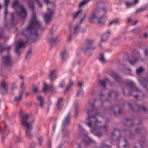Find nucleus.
Instances as JSON below:
<instances>
[{
    "instance_id": "nucleus-1",
    "label": "nucleus",
    "mask_w": 148,
    "mask_h": 148,
    "mask_svg": "<svg viewBox=\"0 0 148 148\" xmlns=\"http://www.w3.org/2000/svg\"><path fill=\"white\" fill-rule=\"evenodd\" d=\"M45 28L42 27L40 21L38 20L35 14H33L28 26L23 31L22 34L27 39V35H31L32 40L35 42L38 40L39 35L38 34V29L44 30Z\"/></svg>"
},
{
    "instance_id": "nucleus-2",
    "label": "nucleus",
    "mask_w": 148,
    "mask_h": 148,
    "mask_svg": "<svg viewBox=\"0 0 148 148\" xmlns=\"http://www.w3.org/2000/svg\"><path fill=\"white\" fill-rule=\"evenodd\" d=\"M92 109L91 110H88L87 112L88 116L86 119L85 122L86 124L92 130V132L96 136L100 137L102 136V134L100 132H98V129L94 126L95 123L93 121H95L96 125L98 122V120L96 119V117L98 114V112L94 106L93 104L91 105Z\"/></svg>"
},
{
    "instance_id": "nucleus-3",
    "label": "nucleus",
    "mask_w": 148,
    "mask_h": 148,
    "mask_svg": "<svg viewBox=\"0 0 148 148\" xmlns=\"http://www.w3.org/2000/svg\"><path fill=\"white\" fill-rule=\"evenodd\" d=\"M30 116L29 114H24L21 115L20 119L21 124L25 128V133L26 137L29 140L33 137L32 130L33 129V124L34 123V120L33 119L31 123L28 122V118Z\"/></svg>"
},
{
    "instance_id": "nucleus-4",
    "label": "nucleus",
    "mask_w": 148,
    "mask_h": 148,
    "mask_svg": "<svg viewBox=\"0 0 148 148\" xmlns=\"http://www.w3.org/2000/svg\"><path fill=\"white\" fill-rule=\"evenodd\" d=\"M12 8H14L16 11V13L19 16L23 19L26 18L27 12L22 5H19L18 0H15L12 5Z\"/></svg>"
},
{
    "instance_id": "nucleus-5",
    "label": "nucleus",
    "mask_w": 148,
    "mask_h": 148,
    "mask_svg": "<svg viewBox=\"0 0 148 148\" xmlns=\"http://www.w3.org/2000/svg\"><path fill=\"white\" fill-rule=\"evenodd\" d=\"M96 13L98 15L97 20V23L102 25H104L105 22L104 18L107 13L106 9H99V12H97Z\"/></svg>"
},
{
    "instance_id": "nucleus-6",
    "label": "nucleus",
    "mask_w": 148,
    "mask_h": 148,
    "mask_svg": "<svg viewBox=\"0 0 148 148\" xmlns=\"http://www.w3.org/2000/svg\"><path fill=\"white\" fill-rule=\"evenodd\" d=\"M94 41L92 40L86 39L84 42V46L82 49L85 54L89 56L92 55V53L90 50L91 48V46L93 44Z\"/></svg>"
},
{
    "instance_id": "nucleus-7",
    "label": "nucleus",
    "mask_w": 148,
    "mask_h": 148,
    "mask_svg": "<svg viewBox=\"0 0 148 148\" xmlns=\"http://www.w3.org/2000/svg\"><path fill=\"white\" fill-rule=\"evenodd\" d=\"M1 61L2 64L5 67H9L13 66L12 58L10 55L2 56Z\"/></svg>"
},
{
    "instance_id": "nucleus-8",
    "label": "nucleus",
    "mask_w": 148,
    "mask_h": 148,
    "mask_svg": "<svg viewBox=\"0 0 148 148\" xmlns=\"http://www.w3.org/2000/svg\"><path fill=\"white\" fill-rule=\"evenodd\" d=\"M53 33V27L51 30L49 31L47 37L48 41L51 46H53L54 44L56 43L58 38L57 36H54Z\"/></svg>"
},
{
    "instance_id": "nucleus-9",
    "label": "nucleus",
    "mask_w": 148,
    "mask_h": 148,
    "mask_svg": "<svg viewBox=\"0 0 148 148\" xmlns=\"http://www.w3.org/2000/svg\"><path fill=\"white\" fill-rule=\"evenodd\" d=\"M99 9L95 8L94 10L93 13L90 16L89 18V21L90 23H95L97 20V18L98 15L96 13V12H99Z\"/></svg>"
},
{
    "instance_id": "nucleus-10",
    "label": "nucleus",
    "mask_w": 148,
    "mask_h": 148,
    "mask_svg": "<svg viewBox=\"0 0 148 148\" xmlns=\"http://www.w3.org/2000/svg\"><path fill=\"white\" fill-rule=\"evenodd\" d=\"M126 86H128L130 89L128 90L129 94L128 96H130L132 95L131 92H130V90L132 91V92L133 91L138 92V89L134 87V83L130 81H128L126 83Z\"/></svg>"
},
{
    "instance_id": "nucleus-11",
    "label": "nucleus",
    "mask_w": 148,
    "mask_h": 148,
    "mask_svg": "<svg viewBox=\"0 0 148 148\" xmlns=\"http://www.w3.org/2000/svg\"><path fill=\"white\" fill-rule=\"evenodd\" d=\"M110 109L116 116H118L121 114L120 108L119 106H112L111 108Z\"/></svg>"
},
{
    "instance_id": "nucleus-12",
    "label": "nucleus",
    "mask_w": 148,
    "mask_h": 148,
    "mask_svg": "<svg viewBox=\"0 0 148 148\" xmlns=\"http://www.w3.org/2000/svg\"><path fill=\"white\" fill-rule=\"evenodd\" d=\"M140 84L145 88L147 89V86L148 84V77L145 78L140 77L138 79Z\"/></svg>"
},
{
    "instance_id": "nucleus-13",
    "label": "nucleus",
    "mask_w": 148,
    "mask_h": 148,
    "mask_svg": "<svg viewBox=\"0 0 148 148\" xmlns=\"http://www.w3.org/2000/svg\"><path fill=\"white\" fill-rule=\"evenodd\" d=\"M110 75L119 83L120 84L123 82L122 79L121 77L114 71L111 72Z\"/></svg>"
},
{
    "instance_id": "nucleus-14",
    "label": "nucleus",
    "mask_w": 148,
    "mask_h": 148,
    "mask_svg": "<svg viewBox=\"0 0 148 148\" xmlns=\"http://www.w3.org/2000/svg\"><path fill=\"white\" fill-rule=\"evenodd\" d=\"M27 42H24L22 41H19L18 42V45H16L15 48V51L17 54L19 55L21 53L19 49L21 47H24L25 44Z\"/></svg>"
},
{
    "instance_id": "nucleus-15",
    "label": "nucleus",
    "mask_w": 148,
    "mask_h": 148,
    "mask_svg": "<svg viewBox=\"0 0 148 148\" xmlns=\"http://www.w3.org/2000/svg\"><path fill=\"white\" fill-rule=\"evenodd\" d=\"M71 117L70 114H68L63 121L62 126L63 127L68 126L70 124Z\"/></svg>"
},
{
    "instance_id": "nucleus-16",
    "label": "nucleus",
    "mask_w": 148,
    "mask_h": 148,
    "mask_svg": "<svg viewBox=\"0 0 148 148\" xmlns=\"http://www.w3.org/2000/svg\"><path fill=\"white\" fill-rule=\"evenodd\" d=\"M122 124L124 126L128 127H132L134 125L132 121L127 119H123Z\"/></svg>"
},
{
    "instance_id": "nucleus-17",
    "label": "nucleus",
    "mask_w": 148,
    "mask_h": 148,
    "mask_svg": "<svg viewBox=\"0 0 148 148\" xmlns=\"http://www.w3.org/2000/svg\"><path fill=\"white\" fill-rule=\"evenodd\" d=\"M60 56L61 58L62 63L65 62L67 57V55L66 51L64 50L60 53Z\"/></svg>"
},
{
    "instance_id": "nucleus-18",
    "label": "nucleus",
    "mask_w": 148,
    "mask_h": 148,
    "mask_svg": "<svg viewBox=\"0 0 148 148\" xmlns=\"http://www.w3.org/2000/svg\"><path fill=\"white\" fill-rule=\"evenodd\" d=\"M119 95V93L117 91L110 90L108 94V95L110 98L111 97L113 98L117 97Z\"/></svg>"
},
{
    "instance_id": "nucleus-19",
    "label": "nucleus",
    "mask_w": 148,
    "mask_h": 148,
    "mask_svg": "<svg viewBox=\"0 0 148 148\" xmlns=\"http://www.w3.org/2000/svg\"><path fill=\"white\" fill-rule=\"evenodd\" d=\"M52 16L51 15L46 14L44 17L45 21L47 24H49L51 22Z\"/></svg>"
},
{
    "instance_id": "nucleus-20",
    "label": "nucleus",
    "mask_w": 148,
    "mask_h": 148,
    "mask_svg": "<svg viewBox=\"0 0 148 148\" xmlns=\"http://www.w3.org/2000/svg\"><path fill=\"white\" fill-rule=\"evenodd\" d=\"M55 72L56 71L55 70H53L50 72L48 75L49 78L51 82H53L56 78V76L54 74Z\"/></svg>"
},
{
    "instance_id": "nucleus-21",
    "label": "nucleus",
    "mask_w": 148,
    "mask_h": 148,
    "mask_svg": "<svg viewBox=\"0 0 148 148\" xmlns=\"http://www.w3.org/2000/svg\"><path fill=\"white\" fill-rule=\"evenodd\" d=\"M135 131L136 133L139 134H142L146 132L145 128L143 127L136 128L135 130Z\"/></svg>"
},
{
    "instance_id": "nucleus-22",
    "label": "nucleus",
    "mask_w": 148,
    "mask_h": 148,
    "mask_svg": "<svg viewBox=\"0 0 148 148\" xmlns=\"http://www.w3.org/2000/svg\"><path fill=\"white\" fill-rule=\"evenodd\" d=\"M139 142L140 146H143L146 145L147 141L145 138L141 137L140 138Z\"/></svg>"
},
{
    "instance_id": "nucleus-23",
    "label": "nucleus",
    "mask_w": 148,
    "mask_h": 148,
    "mask_svg": "<svg viewBox=\"0 0 148 148\" xmlns=\"http://www.w3.org/2000/svg\"><path fill=\"white\" fill-rule=\"evenodd\" d=\"M63 100V98H60L58 99L56 105L58 110H60L61 109L62 106L60 104Z\"/></svg>"
},
{
    "instance_id": "nucleus-24",
    "label": "nucleus",
    "mask_w": 148,
    "mask_h": 148,
    "mask_svg": "<svg viewBox=\"0 0 148 148\" xmlns=\"http://www.w3.org/2000/svg\"><path fill=\"white\" fill-rule=\"evenodd\" d=\"M110 33V32L108 31L104 34L101 38V42H103L107 40Z\"/></svg>"
},
{
    "instance_id": "nucleus-25",
    "label": "nucleus",
    "mask_w": 148,
    "mask_h": 148,
    "mask_svg": "<svg viewBox=\"0 0 148 148\" xmlns=\"http://www.w3.org/2000/svg\"><path fill=\"white\" fill-rule=\"evenodd\" d=\"M119 134V132L118 131H115V133L114 132H112L111 134V137L112 139H116L117 140H119L120 138V137L119 136L118 137L116 136V135Z\"/></svg>"
},
{
    "instance_id": "nucleus-26",
    "label": "nucleus",
    "mask_w": 148,
    "mask_h": 148,
    "mask_svg": "<svg viewBox=\"0 0 148 148\" xmlns=\"http://www.w3.org/2000/svg\"><path fill=\"white\" fill-rule=\"evenodd\" d=\"M32 48H30L26 53L25 59L27 60L30 57V56L32 54Z\"/></svg>"
},
{
    "instance_id": "nucleus-27",
    "label": "nucleus",
    "mask_w": 148,
    "mask_h": 148,
    "mask_svg": "<svg viewBox=\"0 0 148 148\" xmlns=\"http://www.w3.org/2000/svg\"><path fill=\"white\" fill-rule=\"evenodd\" d=\"M109 80L106 78L104 79L103 80H100L99 82L103 88H105L106 83L108 82Z\"/></svg>"
},
{
    "instance_id": "nucleus-28",
    "label": "nucleus",
    "mask_w": 148,
    "mask_h": 148,
    "mask_svg": "<svg viewBox=\"0 0 148 148\" xmlns=\"http://www.w3.org/2000/svg\"><path fill=\"white\" fill-rule=\"evenodd\" d=\"M37 99L38 100L40 101V105L41 107L43 108V103L44 101L42 96L40 95H38L37 97Z\"/></svg>"
},
{
    "instance_id": "nucleus-29",
    "label": "nucleus",
    "mask_w": 148,
    "mask_h": 148,
    "mask_svg": "<svg viewBox=\"0 0 148 148\" xmlns=\"http://www.w3.org/2000/svg\"><path fill=\"white\" fill-rule=\"evenodd\" d=\"M80 27V25L77 24L75 25L74 28V34L76 35H77L79 32V28Z\"/></svg>"
},
{
    "instance_id": "nucleus-30",
    "label": "nucleus",
    "mask_w": 148,
    "mask_h": 148,
    "mask_svg": "<svg viewBox=\"0 0 148 148\" xmlns=\"http://www.w3.org/2000/svg\"><path fill=\"white\" fill-rule=\"evenodd\" d=\"M97 6L95 8H99V9H101L102 8H100V7L102 6L103 5V1H98L97 3Z\"/></svg>"
},
{
    "instance_id": "nucleus-31",
    "label": "nucleus",
    "mask_w": 148,
    "mask_h": 148,
    "mask_svg": "<svg viewBox=\"0 0 148 148\" xmlns=\"http://www.w3.org/2000/svg\"><path fill=\"white\" fill-rule=\"evenodd\" d=\"M27 3L29 7L33 11L34 8V5L33 1L30 0H28L27 1Z\"/></svg>"
},
{
    "instance_id": "nucleus-32",
    "label": "nucleus",
    "mask_w": 148,
    "mask_h": 148,
    "mask_svg": "<svg viewBox=\"0 0 148 148\" xmlns=\"http://www.w3.org/2000/svg\"><path fill=\"white\" fill-rule=\"evenodd\" d=\"M147 6H145L141 8L138 9L137 11L135 12L136 14H138L141 13L145 10H146L147 8Z\"/></svg>"
},
{
    "instance_id": "nucleus-33",
    "label": "nucleus",
    "mask_w": 148,
    "mask_h": 148,
    "mask_svg": "<svg viewBox=\"0 0 148 148\" xmlns=\"http://www.w3.org/2000/svg\"><path fill=\"white\" fill-rule=\"evenodd\" d=\"M62 132L63 134V137H64L68 135L69 132L67 129L65 127H63L62 130Z\"/></svg>"
},
{
    "instance_id": "nucleus-34",
    "label": "nucleus",
    "mask_w": 148,
    "mask_h": 148,
    "mask_svg": "<svg viewBox=\"0 0 148 148\" xmlns=\"http://www.w3.org/2000/svg\"><path fill=\"white\" fill-rule=\"evenodd\" d=\"M23 93V91H21L19 93V96L18 97H14V101H20L22 97V95Z\"/></svg>"
},
{
    "instance_id": "nucleus-35",
    "label": "nucleus",
    "mask_w": 148,
    "mask_h": 148,
    "mask_svg": "<svg viewBox=\"0 0 148 148\" xmlns=\"http://www.w3.org/2000/svg\"><path fill=\"white\" fill-rule=\"evenodd\" d=\"M11 47L10 46H8L6 47H3L1 44H0V52H2L4 50L7 49L9 50L11 48Z\"/></svg>"
},
{
    "instance_id": "nucleus-36",
    "label": "nucleus",
    "mask_w": 148,
    "mask_h": 148,
    "mask_svg": "<svg viewBox=\"0 0 148 148\" xmlns=\"http://www.w3.org/2000/svg\"><path fill=\"white\" fill-rule=\"evenodd\" d=\"M52 86H48L47 85V84L45 83H44V87L43 88V91L44 92H46L47 90H49V88L50 87L51 88H53Z\"/></svg>"
},
{
    "instance_id": "nucleus-37",
    "label": "nucleus",
    "mask_w": 148,
    "mask_h": 148,
    "mask_svg": "<svg viewBox=\"0 0 148 148\" xmlns=\"http://www.w3.org/2000/svg\"><path fill=\"white\" fill-rule=\"evenodd\" d=\"M144 71V69L141 66L136 69V73L138 75H139L140 73H142Z\"/></svg>"
},
{
    "instance_id": "nucleus-38",
    "label": "nucleus",
    "mask_w": 148,
    "mask_h": 148,
    "mask_svg": "<svg viewBox=\"0 0 148 148\" xmlns=\"http://www.w3.org/2000/svg\"><path fill=\"white\" fill-rule=\"evenodd\" d=\"M126 134L127 136L129 138L131 139L133 138L134 136L130 131H128L126 132Z\"/></svg>"
},
{
    "instance_id": "nucleus-39",
    "label": "nucleus",
    "mask_w": 148,
    "mask_h": 148,
    "mask_svg": "<svg viewBox=\"0 0 148 148\" xmlns=\"http://www.w3.org/2000/svg\"><path fill=\"white\" fill-rule=\"evenodd\" d=\"M0 88H7V85L4 82L1 81L0 84Z\"/></svg>"
},
{
    "instance_id": "nucleus-40",
    "label": "nucleus",
    "mask_w": 148,
    "mask_h": 148,
    "mask_svg": "<svg viewBox=\"0 0 148 148\" xmlns=\"http://www.w3.org/2000/svg\"><path fill=\"white\" fill-rule=\"evenodd\" d=\"M83 140L85 142V143L87 144H89L92 141L91 139L89 138L87 136L85 137V138L83 139Z\"/></svg>"
},
{
    "instance_id": "nucleus-41",
    "label": "nucleus",
    "mask_w": 148,
    "mask_h": 148,
    "mask_svg": "<svg viewBox=\"0 0 148 148\" xmlns=\"http://www.w3.org/2000/svg\"><path fill=\"white\" fill-rule=\"evenodd\" d=\"M81 11L82 10H80L78 11L75 14H74L73 17V18L74 19H75L79 16V15H80V13H81Z\"/></svg>"
},
{
    "instance_id": "nucleus-42",
    "label": "nucleus",
    "mask_w": 148,
    "mask_h": 148,
    "mask_svg": "<svg viewBox=\"0 0 148 148\" xmlns=\"http://www.w3.org/2000/svg\"><path fill=\"white\" fill-rule=\"evenodd\" d=\"M90 0H84L82 1L79 4V7L82 6L86 4L88 2L90 1Z\"/></svg>"
},
{
    "instance_id": "nucleus-43",
    "label": "nucleus",
    "mask_w": 148,
    "mask_h": 148,
    "mask_svg": "<svg viewBox=\"0 0 148 148\" xmlns=\"http://www.w3.org/2000/svg\"><path fill=\"white\" fill-rule=\"evenodd\" d=\"M119 21V20L117 19H113L112 21H110L109 23V25H111L112 24H117L118 23Z\"/></svg>"
},
{
    "instance_id": "nucleus-44",
    "label": "nucleus",
    "mask_w": 148,
    "mask_h": 148,
    "mask_svg": "<svg viewBox=\"0 0 148 148\" xmlns=\"http://www.w3.org/2000/svg\"><path fill=\"white\" fill-rule=\"evenodd\" d=\"M7 88H0V92L3 95L5 94L7 92Z\"/></svg>"
},
{
    "instance_id": "nucleus-45",
    "label": "nucleus",
    "mask_w": 148,
    "mask_h": 148,
    "mask_svg": "<svg viewBox=\"0 0 148 148\" xmlns=\"http://www.w3.org/2000/svg\"><path fill=\"white\" fill-rule=\"evenodd\" d=\"M83 95L82 89V88H80L77 91V96L79 97L82 96Z\"/></svg>"
},
{
    "instance_id": "nucleus-46",
    "label": "nucleus",
    "mask_w": 148,
    "mask_h": 148,
    "mask_svg": "<svg viewBox=\"0 0 148 148\" xmlns=\"http://www.w3.org/2000/svg\"><path fill=\"white\" fill-rule=\"evenodd\" d=\"M137 107L138 109V111H146V109L143 106H138Z\"/></svg>"
},
{
    "instance_id": "nucleus-47",
    "label": "nucleus",
    "mask_w": 148,
    "mask_h": 148,
    "mask_svg": "<svg viewBox=\"0 0 148 148\" xmlns=\"http://www.w3.org/2000/svg\"><path fill=\"white\" fill-rule=\"evenodd\" d=\"M99 60L101 62H103L105 61V58L104 57L103 53H101L99 57Z\"/></svg>"
},
{
    "instance_id": "nucleus-48",
    "label": "nucleus",
    "mask_w": 148,
    "mask_h": 148,
    "mask_svg": "<svg viewBox=\"0 0 148 148\" xmlns=\"http://www.w3.org/2000/svg\"><path fill=\"white\" fill-rule=\"evenodd\" d=\"M38 140L39 145L40 146H41L43 140V137L42 136H40L38 138Z\"/></svg>"
},
{
    "instance_id": "nucleus-49",
    "label": "nucleus",
    "mask_w": 148,
    "mask_h": 148,
    "mask_svg": "<svg viewBox=\"0 0 148 148\" xmlns=\"http://www.w3.org/2000/svg\"><path fill=\"white\" fill-rule=\"evenodd\" d=\"M32 90L35 93H37L38 92V87L36 86H32Z\"/></svg>"
},
{
    "instance_id": "nucleus-50",
    "label": "nucleus",
    "mask_w": 148,
    "mask_h": 148,
    "mask_svg": "<svg viewBox=\"0 0 148 148\" xmlns=\"http://www.w3.org/2000/svg\"><path fill=\"white\" fill-rule=\"evenodd\" d=\"M124 141L125 143L123 145H122V146H123L125 148V147L129 146V143L128 142V141L126 138H124Z\"/></svg>"
},
{
    "instance_id": "nucleus-51",
    "label": "nucleus",
    "mask_w": 148,
    "mask_h": 148,
    "mask_svg": "<svg viewBox=\"0 0 148 148\" xmlns=\"http://www.w3.org/2000/svg\"><path fill=\"white\" fill-rule=\"evenodd\" d=\"M47 10H49V13L47 14H49L50 15H51L52 16L54 12V10L53 9H51L49 8H47Z\"/></svg>"
},
{
    "instance_id": "nucleus-52",
    "label": "nucleus",
    "mask_w": 148,
    "mask_h": 148,
    "mask_svg": "<svg viewBox=\"0 0 148 148\" xmlns=\"http://www.w3.org/2000/svg\"><path fill=\"white\" fill-rule=\"evenodd\" d=\"M4 19L5 20L6 17V16L8 14L7 11V8H5V11H4Z\"/></svg>"
},
{
    "instance_id": "nucleus-53",
    "label": "nucleus",
    "mask_w": 148,
    "mask_h": 148,
    "mask_svg": "<svg viewBox=\"0 0 148 148\" xmlns=\"http://www.w3.org/2000/svg\"><path fill=\"white\" fill-rule=\"evenodd\" d=\"M138 60V59L137 58H135L134 61V62H133L131 60H128L129 63L132 65H133L134 64V63H135Z\"/></svg>"
},
{
    "instance_id": "nucleus-54",
    "label": "nucleus",
    "mask_w": 148,
    "mask_h": 148,
    "mask_svg": "<svg viewBox=\"0 0 148 148\" xmlns=\"http://www.w3.org/2000/svg\"><path fill=\"white\" fill-rule=\"evenodd\" d=\"M21 91L23 90V91L24 90L25 88L24 87V82H23V81H22L21 82Z\"/></svg>"
},
{
    "instance_id": "nucleus-55",
    "label": "nucleus",
    "mask_w": 148,
    "mask_h": 148,
    "mask_svg": "<svg viewBox=\"0 0 148 148\" xmlns=\"http://www.w3.org/2000/svg\"><path fill=\"white\" fill-rule=\"evenodd\" d=\"M9 0H5L4 5L5 6V8H7L8 5L9 4Z\"/></svg>"
},
{
    "instance_id": "nucleus-56",
    "label": "nucleus",
    "mask_w": 148,
    "mask_h": 148,
    "mask_svg": "<svg viewBox=\"0 0 148 148\" xmlns=\"http://www.w3.org/2000/svg\"><path fill=\"white\" fill-rule=\"evenodd\" d=\"M73 35V34L72 33L70 34L68 37V40L69 42H70L71 40Z\"/></svg>"
},
{
    "instance_id": "nucleus-57",
    "label": "nucleus",
    "mask_w": 148,
    "mask_h": 148,
    "mask_svg": "<svg viewBox=\"0 0 148 148\" xmlns=\"http://www.w3.org/2000/svg\"><path fill=\"white\" fill-rule=\"evenodd\" d=\"M101 148H111V147L108 145H101Z\"/></svg>"
},
{
    "instance_id": "nucleus-58",
    "label": "nucleus",
    "mask_w": 148,
    "mask_h": 148,
    "mask_svg": "<svg viewBox=\"0 0 148 148\" xmlns=\"http://www.w3.org/2000/svg\"><path fill=\"white\" fill-rule=\"evenodd\" d=\"M3 32V28L0 27V38L2 37V34Z\"/></svg>"
},
{
    "instance_id": "nucleus-59",
    "label": "nucleus",
    "mask_w": 148,
    "mask_h": 148,
    "mask_svg": "<svg viewBox=\"0 0 148 148\" xmlns=\"http://www.w3.org/2000/svg\"><path fill=\"white\" fill-rule=\"evenodd\" d=\"M100 127L103 128L105 132H106L107 127L106 125H104L103 126H101Z\"/></svg>"
},
{
    "instance_id": "nucleus-60",
    "label": "nucleus",
    "mask_w": 148,
    "mask_h": 148,
    "mask_svg": "<svg viewBox=\"0 0 148 148\" xmlns=\"http://www.w3.org/2000/svg\"><path fill=\"white\" fill-rule=\"evenodd\" d=\"M51 140L49 139V140L48 143L47 144V145L48 146V148H51Z\"/></svg>"
},
{
    "instance_id": "nucleus-61",
    "label": "nucleus",
    "mask_w": 148,
    "mask_h": 148,
    "mask_svg": "<svg viewBox=\"0 0 148 148\" xmlns=\"http://www.w3.org/2000/svg\"><path fill=\"white\" fill-rule=\"evenodd\" d=\"M73 85V81L71 79H70L69 83L68 84V86L70 85L71 87Z\"/></svg>"
},
{
    "instance_id": "nucleus-62",
    "label": "nucleus",
    "mask_w": 148,
    "mask_h": 148,
    "mask_svg": "<svg viewBox=\"0 0 148 148\" xmlns=\"http://www.w3.org/2000/svg\"><path fill=\"white\" fill-rule=\"evenodd\" d=\"M36 144L34 142H32L30 145V147L31 148H34V147L35 146Z\"/></svg>"
},
{
    "instance_id": "nucleus-63",
    "label": "nucleus",
    "mask_w": 148,
    "mask_h": 148,
    "mask_svg": "<svg viewBox=\"0 0 148 148\" xmlns=\"http://www.w3.org/2000/svg\"><path fill=\"white\" fill-rule=\"evenodd\" d=\"M21 140V139L19 137H18V136H16V140H15V141L17 143H18L19 142H20Z\"/></svg>"
},
{
    "instance_id": "nucleus-64",
    "label": "nucleus",
    "mask_w": 148,
    "mask_h": 148,
    "mask_svg": "<svg viewBox=\"0 0 148 148\" xmlns=\"http://www.w3.org/2000/svg\"><path fill=\"white\" fill-rule=\"evenodd\" d=\"M132 4V3H131L128 2H127L125 3V5L127 7H130L131 6Z\"/></svg>"
}]
</instances>
